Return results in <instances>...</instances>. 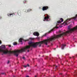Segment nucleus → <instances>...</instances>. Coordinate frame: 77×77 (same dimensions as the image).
<instances>
[{
	"label": "nucleus",
	"mask_w": 77,
	"mask_h": 77,
	"mask_svg": "<svg viewBox=\"0 0 77 77\" xmlns=\"http://www.w3.org/2000/svg\"><path fill=\"white\" fill-rule=\"evenodd\" d=\"M28 44L29 46H27L25 47L22 48L21 50H17L13 51H9L8 50H4L6 48V46L5 45H2L0 48V52L1 53H3L2 54V55H3V54H6L9 53H14L15 56H16V57H18L19 54V53H22L25 51L26 50L29 49L31 47H33V42H28Z\"/></svg>",
	"instance_id": "obj_1"
},
{
	"label": "nucleus",
	"mask_w": 77,
	"mask_h": 77,
	"mask_svg": "<svg viewBox=\"0 0 77 77\" xmlns=\"http://www.w3.org/2000/svg\"><path fill=\"white\" fill-rule=\"evenodd\" d=\"M72 59H74V57H72Z\"/></svg>",
	"instance_id": "obj_26"
},
{
	"label": "nucleus",
	"mask_w": 77,
	"mask_h": 77,
	"mask_svg": "<svg viewBox=\"0 0 77 77\" xmlns=\"http://www.w3.org/2000/svg\"><path fill=\"white\" fill-rule=\"evenodd\" d=\"M33 35H34V36H39V34L38 32H36L34 33Z\"/></svg>",
	"instance_id": "obj_5"
},
{
	"label": "nucleus",
	"mask_w": 77,
	"mask_h": 77,
	"mask_svg": "<svg viewBox=\"0 0 77 77\" xmlns=\"http://www.w3.org/2000/svg\"><path fill=\"white\" fill-rule=\"evenodd\" d=\"M27 51L28 52H29V50H28Z\"/></svg>",
	"instance_id": "obj_29"
},
{
	"label": "nucleus",
	"mask_w": 77,
	"mask_h": 77,
	"mask_svg": "<svg viewBox=\"0 0 77 77\" xmlns=\"http://www.w3.org/2000/svg\"><path fill=\"white\" fill-rule=\"evenodd\" d=\"M57 23H58V24H59V23H61V21H58L57 22Z\"/></svg>",
	"instance_id": "obj_15"
},
{
	"label": "nucleus",
	"mask_w": 77,
	"mask_h": 77,
	"mask_svg": "<svg viewBox=\"0 0 77 77\" xmlns=\"http://www.w3.org/2000/svg\"><path fill=\"white\" fill-rule=\"evenodd\" d=\"M23 66L24 68H26V67H27V66Z\"/></svg>",
	"instance_id": "obj_21"
},
{
	"label": "nucleus",
	"mask_w": 77,
	"mask_h": 77,
	"mask_svg": "<svg viewBox=\"0 0 77 77\" xmlns=\"http://www.w3.org/2000/svg\"><path fill=\"white\" fill-rule=\"evenodd\" d=\"M54 77H56V76H54Z\"/></svg>",
	"instance_id": "obj_37"
},
{
	"label": "nucleus",
	"mask_w": 77,
	"mask_h": 77,
	"mask_svg": "<svg viewBox=\"0 0 77 77\" xmlns=\"http://www.w3.org/2000/svg\"><path fill=\"white\" fill-rule=\"evenodd\" d=\"M2 44V42H1V41H0V44Z\"/></svg>",
	"instance_id": "obj_25"
},
{
	"label": "nucleus",
	"mask_w": 77,
	"mask_h": 77,
	"mask_svg": "<svg viewBox=\"0 0 77 77\" xmlns=\"http://www.w3.org/2000/svg\"><path fill=\"white\" fill-rule=\"evenodd\" d=\"M60 74H62V73H60Z\"/></svg>",
	"instance_id": "obj_39"
},
{
	"label": "nucleus",
	"mask_w": 77,
	"mask_h": 77,
	"mask_svg": "<svg viewBox=\"0 0 77 77\" xmlns=\"http://www.w3.org/2000/svg\"><path fill=\"white\" fill-rule=\"evenodd\" d=\"M9 62H10L9 61H8V62H7V63L8 64L9 63Z\"/></svg>",
	"instance_id": "obj_22"
},
{
	"label": "nucleus",
	"mask_w": 77,
	"mask_h": 77,
	"mask_svg": "<svg viewBox=\"0 0 77 77\" xmlns=\"http://www.w3.org/2000/svg\"><path fill=\"white\" fill-rule=\"evenodd\" d=\"M54 30V29H52L49 32V33H51L52 31H53Z\"/></svg>",
	"instance_id": "obj_9"
},
{
	"label": "nucleus",
	"mask_w": 77,
	"mask_h": 77,
	"mask_svg": "<svg viewBox=\"0 0 77 77\" xmlns=\"http://www.w3.org/2000/svg\"><path fill=\"white\" fill-rule=\"evenodd\" d=\"M1 17H0V19L1 18Z\"/></svg>",
	"instance_id": "obj_38"
},
{
	"label": "nucleus",
	"mask_w": 77,
	"mask_h": 77,
	"mask_svg": "<svg viewBox=\"0 0 77 77\" xmlns=\"http://www.w3.org/2000/svg\"><path fill=\"white\" fill-rule=\"evenodd\" d=\"M71 18L68 19L66 20V22H65V24L66 25H67V24H68L67 22H68V21H70V20H71Z\"/></svg>",
	"instance_id": "obj_4"
},
{
	"label": "nucleus",
	"mask_w": 77,
	"mask_h": 77,
	"mask_svg": "<svg viewBox=\"0 0 77 77\" xmlns=\"http://www.w3.org/2000/svg\"><path fill=\"white\" fill-rule=\"evenodd\" d=\"M13 14H14V13H13V14H8V16H11V15H13Z\"/></svg>",
	"instance_id": "obj_13"
},
{
	"label": "nucleus",
	"mask_w": 77,
	"mask_h": 77,
	"mask_svg": "<svg viewBox=\"0 0 77 77\" xmlns=\"http://www.w3.org/2000/svg\"><path fill=\"white\" fill-rule=\"evenodd\" d=\"M65 46H66V45H64L63 44L62 45V46L61 47L62 49L63 50V49L64 48V47H65Z\"/></svg>",
	"instance_id": "obj_6"
},
{
	"label": "nucleus",
	"mask_w": 77,
	"mask_h": 77,
	"mask_svg": "<svg viewBox=\"0 0 77 77\" xmlns=\"http://www.w3.org/2000/svg\"><path fill=\"white\" fill-rule=\"evenodd\" d=\"M13 45H17V43L16 42H14L13 43Z\"/></svg>",
	"instance_id": "obj_8"
},
{
	"label": "nucleus",
	"mask_w": 77,
	"mask_h": 77,
	"mask_svg": "<svg viewBox=\"0 0 77 77\" xmlns=\"http://www.w3.org/2000/svg\"><path fill=\"white\" fill-rule=\"evenodd\" d=\"M63 24H64V23H62V25H63Z\"/></svg>",
	"instance_id": "obj_35"
},
{
	"label": "nucleus",
	"mask_w": 77,
	"mask_h": 77,
	"mask_svg": "<svg viewBox=\"0 0 77 77\" xmlns=\"http://www.w3.org/2000/svg\"><path fill=\"white\" fill-rule=\"evenodd\" d=\"M17 63H19V62H17Z\"/></svg>",
	"instance_id": "obj_32"
},
{
	"label": "nucleus",
	"mask_w": 77,
	"mask_h": 77,
	"mask_svg": "<svg viewBox=\"0 0 77 77\" xmlns=\"http://www.w3.org/2000/svg\"><path fill=\"white\" fill-rule=\"evenodd\" d=\"M37 77V75H35V77Z\"/></svg>",
	"instance_id": "obj_31"
},
{
	"label": "nucleus",
	"mask_w": 77,
	"mask_h": 77,
	"mask_svg": "<svg viewBox=\"0 0 77 77\" xmlns=\"http://www.w3.org/2000/svg\"><path fill=\"white\" fill-rule=\"evenodd\" d=\"M66 76H69V75H66Z\"/></svg>",
	"instance_id": "obj_23"
},
{
	"label": "nucleus",
	"mask_w": 77,
	"mask_h": 77,
	"mask_svg": "<svg viewBox=\"0 0 77 77\" xmlns=\"http://www.w3.org/2000/svg\"><path fill=\"white\" fill-rule=\"evenodd\" d=\"M71 57H70V59H71Z\"/></svg>",
	"instance_id": "obj_33"
},
{
	"label": "nucleus",
	"mask_w": 77,
	"mask_h": 77,
	"mask_svg": "<svg viewBox=\"0 0 77 77\" xmlns=\"http://www.w3.org/2000/svg\"><path fill=\"white\" fill-rule=\"evenodd\" d=\"M25 2H26V1H25Z\"/></svg>",
	"instance_id": "obj_40"
},
{
	"label": "nucleus",
	"mask_w": 77,
	"mask_h": 77,
	"mask_svg": "<svg viewBox=\"0 0 77 77\" xmlns=\"http://www.w3.org/2000/svg\"><path fill=\"white\" fill-rule=\"evenodd\" d=\"M13 77H16V76L13 75Z\"/></svg>",
	"instance_id": "obj_27"
},
{
	"label": "nucleus",
	"mask_w": 77,
	"mask_h": 77,
	"mask_svg": "<svg viewBox=\"0 0 77 77\" xmlns=\"http://www.w3.org/2000/svg\"><path fill=\"white\" fill-rule=\"evenodd\" d=\"M32 11V9H29L27 10V12H29V11Z\"/></svg>",
	"instance_id": "obj_17"
},
{
	"label": "nucleus",
	"mask_w": 77,
	"mask_h": 77,
	"mask_svg": "<svg viewBox=\"0 0 77 77\" xmlns=\"http://www.w3.org/2000/svg\"><path fill=\"white\" fill-rule=\"evenodd\" d=\"M51 45H53V44H51Z\"/></svg>",
	"instance_id": "obj_34"
},
{
	"label": "nucleus",
	"mask_w": 77,
	"mask_h": 77,
	"mask_svg": "<svg viewBox=\"0 0 77 77\" xmlns=\"http://www.w3.org/2000/svg\"><path fill=\"white\" fill-rule=\"evenodd\" d=\"M8 47H11V45H8Z\"/></svg>",
	"instance_id": "obj_19"
},
{
	"label": "nucleus",
	"mask_w": 77,
	"mask_h": 77,
	"mask_svg": "<svg viewBox=\"0 0 77 77\" xmlns=\"http://www.w3.org/2000/svg\"><path fill=\"white\" fill-rule=\"evenodd\" d=\"M48 9V7L46 6H44L43 7L42 10L43 11H45L46 10H47Z\"/></svg>",
	"instance_id": "obj_2"
},
{
	"label": "nucleus",
	"mask_w": 77,
	"mask_h": 77,
	"mask_svg": "<svg viewBox=\"0 0 77 77\" xmlns=\"http://www.w3.org/2000/svg\"><path fill=\"white\" fill-rule=\"evenodd\" d=\"M26 77H29V76H26Z\"/></svg>",
	"instance_id": "obj_30"
},
{
	"label": "nucleus",
	"mask_w": 77,
	"mask_h": 77,
	"mask_svg": "<svg viewBox=\"0 0 77 77\" xmlns=\"http://www.w3.org/2000/svg\"><path fill=\"white\" fill-rule=\"evenodd\" d=\"M60 20L61 21V22H63V19L62 18H61Z\"/></svg>",
	"instance_id": "obj_12"
},
{
	"label": "nucleus",
	"mask_w": 77,
	"mask_h": 77,
	"mask_svg": "<svg viewBox=\"0 0 77 77\" xmlns=\"http://www.w3.org/2000/svg\"><path fill=\"white\" fill-rule=\"evenodd\" d=\"M21 72H23V71H21Z\"/></svg>",
	"instance_id": "obj_41"
},
{
	"label": "nucleus",
	"mask_w": 77,
	"mask_h": 77,
	"mask_svg": "<svg viewBox=\"0 0 77 77\" xmlns=\"http://www.w3.org/2000/svg\"><path fill=\"white\" fill-rule=\"evenodd\" d=\"M74 74H74V76H76V75H77V72H75V71Z\"/></svg>",
	"instance_id": "obj_11"
},
{
	"label": "nucleus",
	"mask_w": 77,
	"mask_h": 77,
	"mask_svg": "<svg viewBox=\"0 0 77 77\" xmlns=\"http://www.w3.org/2000/svg\"><path fill=\"white\" fill-rule=\"evenodd\" d=\"M48 19H49V18H48V17H45L44 20H47V21H48Z\"/></svg>",
	"instance_id": "obj_7"
},
{
	"label": "nucleus",
	"mask_w": 77,
	"mask_h": 77,
	"mask_svg": "<svg viewBox=\"0 0 77 77\" xmlns=\"http://www.w3.org/2000/svg\"><path fill=\"white\" fill-rule=\"evenodd\" d=\"M26 66H29V64H28Z\"/></svg>",
	"instance_id": "obj_20"
},
{
	"label": "nucleus",
	"mask_w": 77,
	"mask_h": 77,
	"mask_svg": "<svg viewBox=\"0 0 77 77\" xmlns=\"http://www.w3.org/2000/svg\"><path fill=\"white\" fill-rule=\"evenodd\" d=\"M58 47V46H57V47Z\"/></svg>",
	"instance_id": "obj_43"
},
{
	"label": "nucleus",
	"mask_w": 77,
	"mask_h": 77,
	"mask_svg": "<svg viewBox=\"0 0 77 77\" xmlns=\"http://www.w3.org/2000/svg\"><path fill=\"white\" fill-rule=\"evenodd\" d=\"M15 71H17V69H15Z\"/></svg>",
	"instance_id": "obj_36"
},
{
	"label": "nucleus",
	"mask_w": 77,
	"mask_h": 77,
	"mask_svg": "<svg viewBox=\"0 0 77 77\" xmlns=\"http://www.w3.org/2000/svg\"><path fill=\"white\" fill-rule=\"evenodd\" d=\"M56 28H57V29H58V28H59V27H56Z\"/></svg>",
	"instance_id": "obj_28"
},
{
	"label": "nucleus",
	"mask_w": 77,
	"mask_h": 77,
	"mask_svg": "<svg viewBox=\"0 0 77 77\" xmlns=\"http://www.w3.org/2000/svg\"><path fill=\"white\" fill-rule=\"evenodd\" d=\"M1 74L3 75V74H5V73H1Z\"/></svg>",
	"instance_id": "obj_18"
},
{
	"label": "nucleus",
	"mask_w": 77,
	"mask_h": 77,
	"mask_svg": "<svg viewBox=\"0 0 77 77\" xmlns=\"http://www.w3.org/2000/svg\"><path fill=\"white\" fill-rule=\"evenodd\" d=\"M22 59H23V60H25L26 59V58H25V57H23L22 58Z\"/></svg>",
	"instance_id": "obj_16"
},
{
	"label": "nucleus",
	"mask_w": 77,
	"mask_h": 77,
	"mask_svg": "<svg viewBox=\"0 0 77 77\" xmlns=\"http://www.w3.org/2000/svg\"><path fill=\"white\" fill-rule=\"evenodd\" d=\"M43 21H45V20H44Z\"/></svg>",
	"instance_id": "obj_42"
},
{
	"label": "nucleus",
	"mask_w": 77,
	"mask_h": 77,
	"mask_svg": "<svg viewBox=\"0 0 77 77\" xmlns=\"http://www.w3.org/2000/svg\"><path fill=\"white\" fill-rule=\"evenodd\" d=\"M30 39H31V40H33V38H30Z\"/></svg>",
	"instance_id": "obj_24"
},
{
	"label": "nucleus",
	"mask_w": 77,
	"mask_h": 77,
	"mask_svg": "<svg viewBox=\"0 0 77 77\" xmlns=\"http://www.w3.org/2000/svg\"><path fill=\"white\" fill-rule=\"evenodd\" d=\"M47 35V33L45 34L44 35H43V36H46Z\"/></svg>",
	"instance_id": "obj_14"
},
{
	"label": "nucleus",
	"mask_w": 77,
	"mask_h": 77,
	"mask_svg": "<svg viewBox=\"0 0 77 77\" xmlns=\"http://www.w3.org/2000/svg\"><path fill=\"white\" fill-rule=\"evenodd\" d=\"M28 40H29V39L24 40V39L21 38H20L19 40V42H22V41H24L25 42H26L27 41H28Z\"/></svg>",
	"instance_id": "obj_3"
},
{
	"label": "nucleus",
	"mask_w": 77,
	"mask_h": 77,
	"mask_svg": "<svg viewBox=\"0 0 77 77\" xmlns=\"http://www.w3.org/2000/svg\"><path fill=\"white\" fill-rule=\"evenodd\" d=\"M54 66H55V69H57V66L56 65H53Z\"/></svg>",
	"instance_id": "obj_10"
}]
</instances>
